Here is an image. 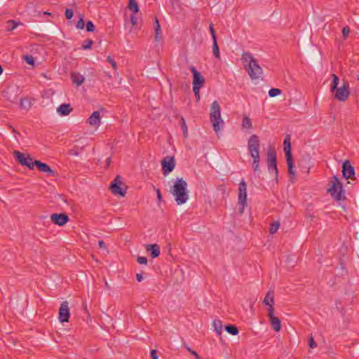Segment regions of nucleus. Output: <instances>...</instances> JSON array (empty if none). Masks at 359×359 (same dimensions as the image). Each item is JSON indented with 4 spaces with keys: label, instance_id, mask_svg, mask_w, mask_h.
I'll use <instances>...</instances> for the list:
<instances>
[{
    "label": "nucleus",
    "instance_id": "obj_44",
    "mask_svg": "<svg viewBox=\"0 0 359 359\" xmlns=\"http://www.w3.org/2000/svg\"><path fill=\"white\" fill-rule=\"evenodd\" d=\"M350 33V29L348 26H345L342 29L343 37L346 39Z\"/></svg>",
    "mask_w": 359,
    "mask_h": 359
},
{
    "label": "nucleus",
    "instance_id": "obj_60",
    "mask_svg": "<svg viewBox=\"0 0 359 359\" xmlns=\"http://www.w3.org/2000/svg\"><path fill=\"white\" fill-rule=\"evenodd\" d=\"M196 359H200V357H199V358H196Z\"/></svg>",
    "mask_w": 359,
    "mask_h": 359
},
{
    "label": "nucleus",
    "instance_id": "obj_22",
    "mask_svg": "<svg viewBox=\"0 0 359 359\" xmlns=\"http://www.w3.org/2000/svg\"><path fill=\"white\" fill-rule=\"evenodd\" d=\"M241 60L245 69H247V67L249 66V65H251L256 60L250 53H243Z\"/></svg>",
    "mask_w": 359,
    "mask_h": 359
},
{
    "label": "nucleus",
    "instance_id": "obj_52",
    "mask_svg": "<svg viewBox=\"0 0 359 359\" xmlns=\"http://www.w3.org/2000/svg\"><path fill=\"white\" fill-rule=\"evenodd\" d=\"M187 350L191 353V355H194L196 359L199 358L198 354L194 350H191V348H188Z\"/></svg>",
    "mask_w": 359,
    "mask_h": 359
},
{
    "label": "nucleus",
    "instance_id": "obj_46",
    "mask_svg": "<svg viewBox=\"0 0 359 359\" xmlns=\"http://www.w3.org/2000/svg\"><path fill=\"white\" fill-rule=\"evenodd\" d=\"M200 88H195L194 87H193V91L197 101L200 100Z\"/></svg>",
    "mask_w": 359,
    "mask_h": 359
},
{
    "label": "nucleus",
    "instance_id": "obj_2",
    "mask_svg": "<svg viewBox=\"0 0 359 359\" xmlns=\"http://www.w3.org/2000/svg\"><path fill=\"white\" fill-rule=\"evenodd\" d=\"M170 193L175 196L177 205L184 204L189 198L187 182L182 178H177L170 188Z\"/></svg>",
    "mask_w": 359,
    "mask_h": 359
},
{
    "label": "nucleus",
    "instance_id": "obj_30",
    "mask_svg": "<svg viewBox=\"0 0 359 359\" xmlns=\"http://www.w3.org/2000/svg\"><path fill=\"white\" fill-rule=\"evenodd\" d=\"M128 8L134 13H137L140 10L139 6L135 0H129Z\"/></svg>",
    "mask_w": 359,
    "mask_h": 359
},
{
    "label": "nucleus",
    "instance_id": "obj_20",
    "mask_svg": "<svg viewBox=\"0 0 359 359\" xmlns=\"http://www.w3.org/2000/svg\"><path fill=\"white\" fill-rule=\"evenodd\" d=\"M283 150L286 157H292V151H291V142H290V136L287 135L283 141Z\"/></svg>",
    "mask_w": 359,
    "mask_h": 359
},
{
    "label": "nucleus",
    "instance_id": "obj_12",
    "mask_svg": "<svg viewBox=\"0 0 359 359\" xmlns=\"http://www.w3.org/2000/svg\"><path fill=\"white\" fill-rule=\"evenodd\" d=\"M189 69L193 74V87L201 88L205 83L204 77L197 71L195 67L191 65Z\"/></svg>",
    "mask_w": 359,
    "mask_h": 359
},
{
    "label": "nucleus",
    "instance_id": "obj_29",
    "mask_svg": "<svg viewBox=\"0 0 359 359\" xmlns=\"http://www.w3.org/2000/svg\"><path fill=\"white\" fill-rule=\"evenodd\" d=\"M224 330L231 335H236L238 334V329L234 325H226L224 326Z\"/></svg>",
    "mask_w": 359,
    "mask_h": 359
},
{
    "label": "nucleus",
    "instance_id": "obj_18",
    "mask_svg": "<svg viewBox=\"0 0 359 359\" xmlns=\"http://www.w3.org/2000/svg\"><path fill=\"white\" fill-rule=\"evenodd\" d=\"M86 123L92 126H99L101 123V116L100 112L97 111L93 112V114L88 118Z\"/></svg>",
    "mask_w": 359,
    "mask_h": 359
},
{
    "label": "nucleus",
    "instance_id": "obj_28",
    "mask_svg": "<svg viewBox=\"0 0 359 359\" xmlns=\"http://www.w3.org/2000/svg\"><path fill=\"white\" fill-rule=\"evenodd\" d=\"M332 78V81L330 85V92L334 93L335 90H337V88L339 83V79L335 74H331Z\"/></svg>",
    "mask_w": 359,
    "mask_h": 359
},
{
    "label": "nucleus",
    "instance_id": "obj_37",
    "mask_svg": "<svg viewBox=\"0 0 359 359\" xmlns=\"http://www.w3.org/2000/svg\"><path fill=\"white\" fill-rule=\"evenodd\" d=\"M93 43V40L86 39L83 41V43L82 45V48L84 50L90 49Z\"/></svg>",
    "mask_w": 359,
    "mask_h": 359
},
{
    "label": "nucleus",
    "instance_id": "obj_36",
    "mask_svg": "<svg viewBox=\"0 0 359 359\" xmlns=\"http://www.w3.org/2000/svg\"><path fill=\"white\" fill-rule=\"evenodd\" d=\"M282 93L281 90H280L279 88H271L269 90V95L271 97H276L277 95H280Z\"/></svg>",
    "mask_w": 359,
    "mask_h": 359
},
{
    "label": "nucleus",
    "instance_id": "obj_35",
    "mask_svg": "<svg viewBox=\"0 0 359 359\" xmlns=\"http://www.w3.org/2000/svg\"><path fill=\"white\" fill-rule=\"evenodd\" d=\"M7 24H8V27H7V30L8 31H13L14 29H15L17 27V26L18 25V23H17L15 20H10L7 22Z\"/></svg>",
    "mask_w": 359,
    "mask_h": 359
},
{
    "label": "nucleus",
    "instance_id": "obj_17",
    "mask_svg": "<svg viewBox=\"0 0 359 359\" xmlns=\"http://www.w3.org/2000/svg\"><path fill=\"white\" fill-rule=\"evenodd\" d=\"M50 219L55 224L62 226L69 220V218L65 213H53L50 215Z\"/></svg>",
    "mask_w": 359,
    "mask_h": 359
},
{
    "label": "nucleus",
    "instance_id": "obj_27",
    "mask_svg": "<svg viewBox=\"0 0 359 359\" xmlns=\"http://www.w3.org/2000/svg\"><path fill=\"white\" fill-rule=\"evenodd\" d=\"M212 325L217 335L221 336L223 329L222 322L220 320H215L213 321Z\"/></svg>",
    "mask_w": 359,
    "mask_h": 359
},
{
    "label": "nucleus",
    "instance_id": "obj_6",
    "mask_svg": "<svg viewBox=\"0 0 359 359\" xmlns=\"http://www.w3.org/2000/svg\"><path fill=\"white\" fill-rule=\"evenodd\" d=\"M238 205L239 212H243L245 207L247 205V184L245 181L243 179L238 185Z\"/></svg>",
    "mask_w": 359,
    "mask_h": 359
},
{
    "label": "nucleus",
    "instance_id": "obj_8",
    "mask_svg": "<svg viewBox=\"0 0 359 359\" xmlns=\"http://www.w3.org/2000/svg\"><path fill=\"white\" fill-rule=\"evenodd\" d=\"M350 88L348 81H344V83L341 87L337 88L334 90V99L339 101L344 102L348 100L350 95Z\"/></svg>",
    "mask_w": 359,
    "mask_h": 359
},
{
    "label": "nucleus",
    "instance_id": "obj_7",
    "mask_svg": "<svg viewBox=\"0 0 359 359\" xmlns=\"http://www.w3.org/2000/svg\"><path fill=\"white\" fill-rule=\"evenodd\" d=\"M13 154L15 159L20 165L26 166L30 170L34 169V160H33L29 154L26 155L19 151H14Z\"/></svg>",
    "mask_w": 359,
    "mask_h": 359
},
{
    "label": "nucleus",
    "instance_id": "obj_45",
    "mask_svg": "<svg viewBox=\"0 0 359 359\" xmlns=\"http://www.w3.org/2000/svg\"><path fill=\"white\" fill-rule=\"evenodd\" d=\"M107 60L111 65L113 69L116 70L117 65H116V62H115V60L111 56H108Z\"/></svg>",
    "mask_w": 359,
    "mask_h": 359
},
{
    "label": "nucleus",
    "instance_id": "obj_56",
    "mask_svg": "<svg viewBox=\"0 0 359 359\" xmlns=\"http://www.w3.org/2000/svg\"><path fill=\"white\" fill-rule=\"evenodd\" d=\"M8 93H9L8 90H4V91L2 92V95H3L4 97H6V95L8 94Z\"/></svg>",
    "mask_w": 359,
    "mask_h": 359
},
{
    "label": "nucleus",
    "instance_id": "obj_14",
    "mask_svg": "<svg viewBox=\"0 0 359 359\" xmlns=\"http://www.w3.org/2000/svg\"><path fill=\"white\" fill-rule=\"evenodd\" d=\"M268 317L269 318L271 327L276 331L278 332L281 328L280 320L278 317L274 316V308L271 306L268 308Z\"/></svg>",
    "mask_w": 359,
    "mask_h": 359
},
{
    "label": "nucleus",
    "instance_id": "obj_54",
    "mask_svg": "<svg viewBox=\"0 0 359 359\" xmlns=\"http://www.w3.org/2000/svg\"><path fill=\"white\" fill-rule=\"evenodd\" d=\"M136 279L138 282H140L143 279V276H142V274L141 273H137L136 275Z\"/></svg>",
    "mask_w": 359,
    "mask_h": 359
},
{
    "label": "nucleus",
    "instance_id": "obj_53",
    "mask_svg": "<svg viewBox=\"0 0 359 359\" xmlns=\"http://www.w3.org/2000/svg\"><path fill=\"white\" fill-rule=\"evenodd\" d=\"M157 198L158 201H161L162 199V194L158 189H156Z\"/></svg>",
    "mask_w": 359,
    "mask_h": 359
},
{
    "label": "nucleus",
    "instance_id": "obj_41",
    "mask_svg": "<svg viewBox=\"0 0 359 359\" xmlns=\"http://www.w3.org/2000/svg\"><path fill=\"white\" fill-rule=\"evenodd\" d=\"M181 126L183 130V134L185 137L187 136L188 131H187V126L186 125L185 120L183 117L181 118Z\"/></svg>",
    "mask_w": 359,
    "mask_h": 359
},
{
    "label": "nucleus",
    "instance_id": "obj_55",
    "mask_svg": "<svg viewBox=\"0 0 359 359\" xmlns=\"http://www.w3.org/2000/svg\"><path fill=\"white\" fill-rule=\"evenodd\" d=\"M9 128L12 130L13 133L19 134V133L12 126H9Z\"/></svg>",
    "mask_w": 359,
    "mask_h": 359
},
{
    "label": "nucleus",
    "instance_id": "obj_58",
    "mask_svg": "<svg viewBox=\"0 0 359 359\" xmlns=\"http://www.w3.org/2000/svg\"><path fill=\"white\" fill-rule=\"evenodd\" d=\"M43 14H44V15H51V13H49V12H48V11H45V12L43 13Z\"/></svg>",
    "mask_w": 359,
    "mask_h": 359
},
{
    "label": "nucleus",
    "instance_id": "obj_31",
    "mask_svg": "<svg viewBox=\"0 0 359 359\" xmlns=\"http://www.w3.org/2000/svg\"><path fill=\"white\" fill-rule=\"evenodd\" d=\"M32 103L27 98H22L20 100V106L22 109L28 110L31 107Z\"/></svg>",
    "mask_w": 359,
    "mask_h": 359
},
{
    "label": "nucleus",
    "instance_id": "obj_23",
    "mask_svg": "<svg viewBox=\"0 0 359 359\" xmlns=\"http://www.w3.org/2000/svg\"><path fill=\"white\" fill-rule=\"evenodd\" d=\"M264 304L266 306H269V308H271V306H273L274 304V292L272 290H269L264 299Z\"/></svg>",
    "mask_w": 359,
    "mask_h": 359
},
{
    "label": "nucleus",
    "instance_id": "obj_48",
    "mask_svg": "<svg viewBox=\"0 0 359 359\" xmlns=\"http://www.w3.org/2000/svg\"><path fill=\"white\" fill-rule=\"evenodd\" d=\"M309 344L311 348H313L316 346V343L312 337H311V338L309 339Z\"/></svg>",
    "mask_w": 359,
    "mask_h": 359
},
{
    "label": "nucleus",
    "instance_id": "obj_51",
    "mask_svg": "<svg viewBox=\"0 0 359 359\" xmlns=\"http://www.w3.org/2000/svg\"><path fill=\"white\" fill-rule=\"evenodd\" d=\"M151 359H158L157 351L155 349L151 351Z\"/></svg>",
    "mask_w": 359,
    "mask_h": 359
},
{
    "label": "nucleus",
    "instance_id": "obj_49",
    "mask_svg": "<svg viewBox=\"0 0 359 359\" xmlns=\"http://www.w3.org/2000/svg\"><path fill=\"white\" fill-rule=\"evenodd\" d=\"M98 245L100 248H102L103 250L107 249V245L102 240L98 241Z\"/></svg>",
    "mask_w": 359,
    "mask_h": 359
},
{
    "label": "nucleus",
    "instance_id": "obj_38",
    "mask_svg": "<svg viewBox=\"0 0 359 359\" xmlns=\"http://www.w3.org/2000/svg\"><path fill=\"white\" fill-rule=\"evenodd\" d=\"M86 31L88 32H93L95 29V27L94 24L90 20H88L86 22Z\"/></svg>",
    "mask_w": 359,
    "mask_h": 359
},
{
    "label": "nucleus",
    "instance_id": "obj_10",
    "mask_svg": "<svg viewBox=\"0 0 359 359\" xmlns=\"http://www.w3.org/2000/svg\"><path fill=\"white\" fill-rule=\"evenodd\" d=\"M162 170L165 176L172 172L175 166V158L172 156H166L161 161Z\"/></svg>",
    "mask_w": 359,
    "mask_h": 359
},
{
    "label": "nucleus",
    "instance_id": "obj_33",
    "mask_svg": "<svg viewBox=\"0 0 359 359\" xmlns=\"http://www.w3.org/2000/svg\"><path fill=\"white\" fill-rule=\"evenodd\" d=\"M242 126H243V128H247V129H249V128H252V121H251V119L248 116H245L243 118Z\"/></svg>",
    "mask_w": 359,
    "mask_h": 359
},
{
    "label": "nucleus",
    "instance_id": "obj_47",
    "mask_svg": "<svg viewBox=\"0 0 359 359\" xmlns=\"http://www.w3.org/2000/svg\"><path fill=\"white\" fill-rule=\"evenodd\" d=\"M137 261L140 264H147V259L145 257H138Z\"/></svg>",
    "mask_w": 359,
    "mask_h": 359
},
{
    "label": "nucleus",
    "instance_id": "obj_13",
    "mask_svg": "<svg viewBox=\"0 0 359 359\" xmlns=\"http://www.w3.org/2000/svg\"><path fill=\"white\" fill-rule=\"evenodd\" d=\"M34 166H36L40 172L47 173L48 176H57V173L47 163H43L39 160H34Z\"/></svg>",
    "mask_w": 359,
    "mask_h": 359
},
{
    "label": "nucleus",
    "instance_id": "obj_19",
    "mask_svg": "<svg viewBox=\"0 0 359 359\" xmlns=\"http://www.w3.org/2000/svg\"><path fill=\"white\" fill-rule=\"evenodd\" d=\"M146 250L150 252L152 258H156L160 255V247L157 244H148L146 245Z\"/></svg>",
    "mask_w": 359,
    "mask_h": 359
},
{
    "label": "nucleus",
    "instance_id": "obj_26",
    "mask_svg": "<svg viewBox=\"0 0 359 359\" xmlns=\"http://www.w3.org/2000/svg\"><path fill=\"white\" fill-rule=\"evenodd\" d=\"M286 161L288 168V173L290 176L293 178L295 175V172L294 170V163H293V157H286Z\"/></svg>",
    "mask_w": 359,
    "mask_h": 359
},
{
    "label": "nucleus",
    "instance_id": "obj_16",
    "mask_svg": "<svg viewBox=\"0 0 359 359\" xmlns=\"http://www.w3.org/2000/svg\"><path fill=\"white\" fill-rule=\"evenodd\" d=\"M342 173L345 179H353L355 176L354 167L348 160H346L342 164Z\"/></svg>",
    "mask_w": 359,
    "mask_h": 359
},
{
    "label": "nucleus",
    "instance_id": "obj_59",
    "mask_svg": "<svg viewBox=\"0 0 359 359\" xmlns=\"http://www.w3.org/2000/svg\"><path fill=\"white\" fill-rule=\"evenodd\" d=\"M3 72V68L1 67V65H0V75L2 74Z\"/></svg>",
    "mask_w": 359,
    "mask_h": 359
},
{
    "label": "nucleus",
    "instance_id": "obj_1",
    "mask_svg": "<svg viewBox=\"0 0 359 359\" xmlns=\"http://www.w3.org/2000/svg\"><path fill=\"white\" fill-rule=\"evenodd\" d=\"M259 148H260V141L258 135H252L248 139V149L252 156V169L255 172H257L259 175L260 172L259 170V162H260V156H259Z\"/></svg>",
    "mask_w": 359,
    "mask_h": 359
},
{
    "label": "nucleus",
    "instance_id": "obj_24",
    "mask_svg": "<svg viewBox=\"0 0 359 359\" xmlns=\"http://www.w3.org/2000/svg\"><path fill=\"white\" fill-rule=\"evenodd\" d=\"M154 29H155V36H154L155 40L156 41H159L162 39V32H161L160 23L156 17L154 19Z\"/></svg>",
    "mask_w": 359,
    "mask_h": 359
},
{
    "label": "nucleus",
    "instance_id": "obj_39",
    "mask_svg": "<svg viewBox=\"0 0 359 359\" xmlns=\"http://www.w3.org/2000/svg\"><path fill=\"white\" fill-rule=\"evenodd\" d=\"M24 60L26 62L30 65H34V59L31 55H25L23 56Z\"/></svg>",
    "mask_w": 359,
    "mask_h": 359
},
{
    "label": "nucleus",
    "instance_id": "obj_25",
    "mask_svg": "<svg viewBox=\"0 0 359 359\" xmlns=\"http://www.w3.org/2000/svg\"><path fill=\"white\" fill-rule=\"evenodd\" d=\"M71 79L72 80V82L76 84L77 86H81L85 80L83 76L76 72H72L71 74Z\"/></svg>",
    "mask_w": 359,
    "mask_h": 359
},
{
    "label": "nucleus",
    "instance_id": "obj_11",
    "mask_svg": "<svg viewBox=\"0 0 359 359\" xmlns=\"http://www.w3.org/2000/svg\"><path fill=\"white\" fill-rule=\"evenodd\" d=\"M245 69L248 71V74L252 79H258L263 73L262 69L259 65L257 60L253 62L251 65H249Z\"/></svg>",
    "mask_w": 359,
    "mask_h": 359
},
{
    "label": "nucleus",
    "instance_id": "obj_15",
    "mask_svg": "<svg viewBox=\"0 0 359 359\" xmlns=\"http://www.w3.org/2000/svg\"><path fill=\"white\" fill-rule=\"evenodd\" d=\"M70 312L69 309V304L67 302H63L59 309V320L61 323L69 321Z\"/></svg>",
    "mask_w": 359,
    "mask_h": 359
},
{
    "label": "nucleus",
    "instance_id": "obj_61",
    "mask_svg": "<svg viewBox=\"0 0 359 359\" xmlns=\"http://www.w3.org/2000/svg\"><path fill=\"white\" fill-rule=\"evenodd\" d=\"M196 359H200V357H199V358H196Z\"/></svg>",
    "mask_w": 359,
    "mask_h": 359
},
{
    "label": "nucleus",
    "instance_id": "obj_34",
    "mask_svg": "<svg viewBox=\"0 0 359 359\" xmlns=\"http://www.w3.org/2000/svg\"><path fill=\"white\" fill-rule=\"evenodd\" d=\"M280 226V223L278 222H274L270 224L269 226V232L271 234L275 233Z\"/></svg>",
    "mask_w": 359,
    "mask_h": 359
},
{
    "label": "nucleus",
    "instance_id": "obj_57",
    "mask_svg": "<svg viewBox=\"0 0 359 359\" xmlns=\"http://www.w3.org/2000/svg\"><path fill=\"white\" fill-rule=\"evenodd\" d=\"M111 163V158H108L106 161V163L107 165H109Z\"/></svg>",
    "mask_w": 359,
    "mask_h": 359
},
{
    "label": "nucleus",
    "instance_id": "obj_4",
    "mask_svg": "<svg viewBox=\"0 0 359 359\" xmlns=\"http://www.w3.org/2000/svg\"><path fill=\"white\" fill-rule=\"evenodd\" d=\"M127 188L120 175H117L109 186V189L113 194L123 197L126 196Z\"/></svg>",
    "mask_w": 359,
    "mask_h": 359
},
{
    "label": "nucleus",
    "instance_id": "obj_42",
    "mask_svg": "<svg viewBox=\"0 0 359 359\" xmlns=\"http://www.w3.org/2000/svg\"><path fill=\"white\" fill-rule=\"evenodd\" d=\"M209 30L212 36V41H217L216 31L213 27V25L210 24L209 26Z\"/></svg>",
    "mask_w": 359,
    "mask_h": 359
},
{
    "label": "nucleus",
    "instance_id": "obj_3",
    "mask_svg": "<svg viewBox=\"0 0 359 359\" xmlns=\"http://www.w3.org/2000/svg\"><path fill=\"white\" fill-rule=\"evenodd\" d=\"M210 121L212 123L214 130L217 133L220 130L219 124L223 123L221 118L220 106L217 100H215L210 107Z\"/></svg>",
    "mask_w": 359,
    "mask_h": 359
},
{
    "label": "nucleus",
    "instance_id": "obj_5",
    "mask_svg": "<svg viewBox=\"0 0 359 359\" xmlns=\"http://www.w3.org/2000/svg\"><path fill=\"white\" fill-rule=\"evenodd\" d=\"M267 166L269 171L273 172L275 178L278 180V170L277 167L276 151L272 147H270L267 151Z\"/></svg>",
    "mask_w": 359,
    "mask_h": 359
},
{
    "label": "nucleus",
    "instance_id": "obj_32",
    "mask_svg": "<svg viewBox=\"0 0 359 359\" xmlns=\"http://www.w3.org/2000/svg\"><path fill=\"white\" fill-rule=\"evenodd\" d=\"M212 53L216 58L220 59L219 48L217 41H212Z\"/></svg>",
    "mask_w": 359,
    "mask_h": 359
},
{
    "label": "nucleus",
    "instance_id": "obj_40",
    "mask_svg": "<svg viewBox=\"0 0 359 359\" xmlns=\"http://www.w3.org/2000/svg\"><path fill=\"white\" fill-rule=\"evenodd\" d=\"M76 27L79 29H83L85 27V22L83 16H81L79 20L77 21Z\"/></svg>",
    "mask_w": 359,
    "mask_h": 359
},
{
    "label": "nucleus",
    "instance_id": "obj_50",
    "mask_svg": "<svg viewBox=\"0 0 359 359\" xmlns=\"http://www.w3.org/2000/svg\"><path fill=\"white\" fill-rule=\"evenodd\" d=\"M130 21L133 26L137 25V19L134 15H131L130 16Z\"/></svg>",
    "mask_w": 359,
    "mask_h": 359
},
{
    "label": "nucleus",
    "instance_id": "obj_43",
    "mask_svg": "<svg viewBox=\"0 0 359 359\" xmlns=\"http://www.w3.org/2000/svg\"><path fill=\"white\" fill-rule=\"evenodd\" d=\"M74 15L73 10L71 8H67L65 11V17L67 19L70 20Z\"/></svg>",
    "mask_w": 359,
    "mask_h": 359
},
{
    "label": "nucleus",
    "instance_id": "obj_9",
    "mask_svg": "<svg viewBox=\"0 0 359 359\" xmlns=\"http://www.w3.org/2000/svg\"><path fill=\"white\" fill-rule=\"evenodd\" d=\"M334 181L332 182L331 187L327 189V192H329L337 201H340L342 198V184L336 176L334 177Z\"/></svg>",
    "mask_w": 359,
    "mask_h": 359
},
{
    "label": "nucleus",
    "instance_id": "obj_21",
    "mask_svg": "<svg viewBox=\"0 0 359 359\" xmlns=\"http://www.w3.org/2000/svg\"><path fill=\"white\" fill-rule=\"evenodd\" d=\"M72 111L69 104H62L57 108V112L61 116H67Z\"/></svg>",
    "mask_w": 359,
    "mask_h": 359
}]
</instances>
